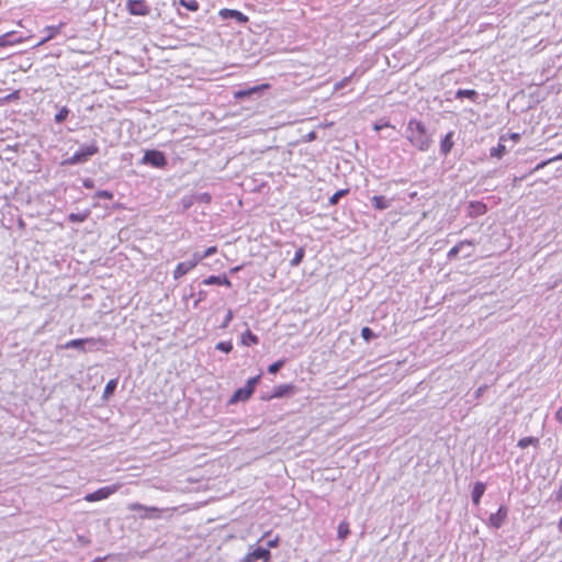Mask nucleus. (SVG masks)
Segmentation results:
<instances>
[{
  "label": "nucleus",
  "mask_w": 562,
  "mask_h": 562,
  "mask_svg": "<svg viewBox=\"0 0 562 562\" xmlns=\"http://www.w3.org/2000/svg\"><path fill=\"white\" fill-rule=\"evenodd\" d=\"M406 137L409 144L419 151H427L432 144V139L427 133L426 125L416 119L408 121Z\"/></svg>",
  "instance_id": "nucleus-1"
},
{
  "label": "nucleus",
  "mask_w": 562,
  "mask_h": 562,
  "mask_svg": "<svg viewBox=\"0 0 562 562\" xmlns=\"http://www.w3.org/2000/svg\"><path fill=\"white\" fill-rule=\"evenodd\" d=\"M99 153V147L95 143L82 146L78 149L70 158L67 159V164L76 165L87 161L91 156Z\"/></svg>",
  "instance_id": "nucleus-2"
},
{
  "label": "nucleus",
  "mask_w": 562,
  "mask_h": 562,
  "mask_svg": "<svg viewBox=\"0 0 562 562\" xmlns=\"http://www.w3.org/2000/svg\"><path fill=\"white\" fill-rule=\"evenodd\" d=\"M140 162L155 168H165L167 166V158L162 151L149 149L145 151Z\"/></svg>",
  "instance_id": "nucleus-3"
},
{
  "label": "nucleus",
  "mask_w": 562,
  "mask_h": 562,
  "mask_svg": "<svg viewBox=\"0 0 562 562\" xmlns=\"http://www.w3.org/2000/svg\"><path fill=\"white\" fill-rule=\"evenodd\" d=\"M120 484H112L98 488L92 493L85 495L83 499L89 503L99 502L109 498L120 490Z\"/></svg>",
  "instance_id": "nucleus-4"
},
{
  "label": "nucleus",
  "mask_w": 562,
  "mask_h": 562,
  "mask_svg": "<svg viewBox=\"0 0 562 562\" xmlns=\"http://www.w3.org/2000/svg\"><path fill=\"white\" fill-rule=\"evenodd\" d=\"M127 507H128V509L131 512H138V510L145 512L146 514L142 518H148V519L159 518L160 517V513L162 512V509H160L158 507L145 506V505L139 504V503H131V504H128Z\"/></svg>",
  "instance_id": "nucleus-5"
},
{
  "label": "nucleus",
  "mask_w": 562,
  "mask_h": 562,
  "mask_svg": "<svg viewBox=\"0 0 562 562\" xmlns=\"http://www.w3.org/2000/svg\"><path fill=\"white\" fill-rule=\"evenodd\" d=\"M126 9L132 15H147L149 13V7L145 0H127Z\"/></svg>",
  "instance_id": "nucleus-6"
},
{
  "label": "nucleus",
  "mask_w": 562,
  "mask_h": 562,
  "mask_svg": "<svg viewBox=\"0 0 562 562\" xmlns=\"http://www.w3.org/2000/svg\"><path fill=\"white\" fill-rule=\"evenodd\" d=\"M262 560L263 562H270L271 553L269 549L257 548L254 551L248 552L243 558V562H256Z\"/></svg>",
  "instance_id": "nucleus-7"
},
{
  "label": "nucleus",
  "mask_w": 562,
  "mask_h": 562,
  "mask_svg": "<svg viewBox=\"0 0 562 562\" xmlns=\"http://www.w3.org/2000/svg\"><path fill=\"white\" fill-rule=\"evenodd\" d=\"M252 391H250L246 385L244 387H239L233 393L228 400V404L234 405L238 402H246L252 396Z\"/></svg>",
  "instance_id": "nucleus-8"
},
{
  "label": "nucleus",
  "mask_w": 562,
  "mask_h": 562,
  "mask_svg": "<svg viewBox=\"0 0 562 562\" xmlns=\"http://www.w3.org/2000/svg\"><path fill=\"white\" fill-rule=\"evenodd\" d=\"M295 387L292 384H281L273 389L272 393L269 396L263 397L265 400L269 401L272 398H280L288 394L294 393Z\"/></svg>",
  "instance_id": "nucleus-9"
},
{
  "label": "nucleus",
  "mask_w": 562,
  "mask_h": 562,
  "mask_svg": "<svg viewBox=\"0 0 562 562\" xmlns=\"http://www.w3.org/2000/svg\"><path fill=\"white\" fill-rule=\"evenodd\" d=\"M86 342H92V344L98 342V344L104 345V340L102 338L90 337V338H77V339L69 340L64 345V348L65 349H70V348L82 349V347Z\"/></svg>",
  "instance_id": "nucleus-10"
},
{
  "label": "nucleus",
  "mask_w": 562,
  "mask_h": 562,
  "mask_svg": "<svg viewBox=\"0 0 562 562\" xmlns=\"http://www.w3.org/2000/svg\"><path fill=\"white\" fill-rule=\"evenodd\" d=\"M507 513V508L505 506H501L496 513L491 514L488 518L490 525L494 528H499L505 522Z\"/></svg>",
  "instance_id": "nucleus-11"
},
{
  "label": "nucleus",
  "mask_w": 562,
  "mask_h": 562,
  "mask_svg": "<svg viewBox=\"0 0 562 562\" xmlns=\"http://www.w3.org/2000/svg\"><path fill=\"white\" fill-rule=\"evenodd\" d=\"M194 268H195V262H190V261L179 262L172 271V277L175 280H179L180 278L186 276L188 272H190Z\"/></svg>",
  "instance_id": "nucleus-12"
},
{
  "label": "nucleus",
  "mask_w": 562,
  "mask_h": 562,
  "mask_svg": "<svg viewBox=\"0 0 562 562\" xmlns=\"http://www.w3.org/2000/svg\"><path fill=\"white\" fill-rule=\"evenodd\" d=\"M218 14L223 19L233 18L236 21H238L239 23H247L248 22V16L245 15L243 12L237 11V10L222 9V10H220Z\"/></svg>",
  "instance_id": "nucleus-13"
},
{
  "label": "nucleus",
  "mask_w": 562,
  "mask_h": 562,
  "mask_svg": "<svg viewBox=\"0 0 562 562\" xmlns=\"http://www.w3.org/2000/svg\"><path fill=\"white\" fill-rule=\"evenodd\" d=\"M487 212V206L481 201H471L468 207V214L470 217H476L484 215Z\"/></svg>",
  "instance_id": "nucleus-14"
},
{
  "label": "nucleus",
  "mask_w": 562,
  "mask_h": 562,
  "mask_svg": "<svg viewBox=\"0 0 562 562\" xmlns=\"http://www.w3.org/2000/svg\"><path fill=\"white\" fill-rule=\"evenodd\" d=\"M453 135H454V133L452 131H450L445 135V137L440 142V153L443 156H447L453 148V145H454Z\"/></svg>",
  "instance_id": "nucleus-15"
},
{
  "label": "nucleus",
  "mask_w": 562,
  "mask_h": 562,
  "mask_svg": "<svg viewBox=\"0 0 562 562\" xmlns=\"http://www.w3.org/2000/svg\"><path fill=\"white\" fill-rule=\"evenodd\" d=\"M203 284H205V285H212V284L225 285L227 288L232 286V282L225 276H223V277L210 276L209 278L203 280Z\"/></svg>",
  "instance_id": "nucleus-16"
},
{
  "label": "nucleus",
  "mask_w": 562,
  "mask_h": 562,
  "mask_svg": "<svg viewBox=\"0 0 562 562\" xmlns=\"http://www.w3.org/2000/svg\"><path fill=\"white\" fill-rule=\"evenodd\" d=\"M269 88V85L268 83H263V85H260V86H256V87H251L249 89H246V90H238L234 93V98L235 99H244L246 97H249L262 89H268Z\"/></svg>",
  "instance_id": "nucleus-17"
},
{
  "label": "nucleus",
  "mask_w": 562,
  "mask_h": 562,
  "mask_svg": "<svg viewBox=\"0 0 562 562\" xmlns=\"http://www.w3.org/2000/svg\"><path fill=\"white\" fill-rule=\"evenodd\" d=\"M486 485L483 482H476L472 490V502L474 505H479L483 494L485 493Z\"/></svg>",
  "instance_id": "nucleus-18"
},
{
  "label": "nucleus",
  "mask_w": 562,
  "mask_h": 562,
  "mask_svg": "<svg viewBox=\"0 0 562 562\" xmlns=\"http://www.w3.org/2000/svg\"><path fill=\"white\" fill-rule=\"evenodd\" d=\"M259 342V338L257 335H255L251 330L247 329L245 333L240 336V344L244 346H252L257 345Z\"/></svg>",
  "instance_id": "nucleus-19"
},
{
  "label": "nucleus",
  "mask_w": 562,
  "mask_h": 562,
  "mask_svg": "<svg viewBox=\"0 0 562 562\" xmlns=\"http://www.w3.org/2000/svg\"><path fill=\"white\" fill-rule=\"evenodd\" d=\"M464 245L473 246L474 244H473V241H472V240H469V239H465V240H461V241H459L457 245H454V246H453V247L448 251V255H447V256H448V258H449V259H453V258H456V257L459 255L460 250L462 249V247H463Z\"/></svg>",
  "instance_id": "nucleus-20"
},
{
  "label": "nucleus",
  "mask_w": 562,
  "mask_h": 562,
  "mask_svg": "<svg viewBox=\"0 0 562 562\" xmlns=\"http://www.w3.org/2000/svg\"><path fill=\"white\" fill-rule=\"evenodd\" d=\"M350 533L349 522L347 520H342L339 522L337 528V537L339 540L344 541Z\"/></svg>",
  "instance_id": "nucleus-21"
},
{
  "label": "nucleus",
  "mask_w": 562,
  "mask_h": 562,
  "mask_svg": "<svg viewBox=\"0 0 562 562\" xmlns=\"http://www.w3.org/2000/svg\"><path fill=\"white\" fill-rule=\"evenodd\" d=\"M116 386H117V379H111L110 381H108V383L105 384V387L103 390L102 398L109 400L113 395Z\"/></svg>",
  "instance_id": "nucleus-22"
},
{
  "label": "nucleus",
  "mask_w": 562,
  "mask_h": 562,
  "mask_svg": "<svg viewBox=\"0 0 562 562\" xmlns=\"http://www.w3.org/2000/svg\"><path fill=\"white\" fill-rule=\"evenodd\" d=\"M372 203L376 210H385L390 205L389 201L383 195L372 196Z\"/></svg>",
  "instance_id": "nucleus-23"
},
{
  "label": "nucleus",
  "mask_w": 562,
  "mask_h": 562,
  "mask_svg": "<svg viewBox=\"0 0 562 562\" xmlns=\"http://www.w3.org/2000/svg\"><path fill=\"white\" fill-rule=\"evenodd\" d=\"M456 97L458 99L468 98V99L474 101L477 97V93L475 90H472V89H459L456 93Z\"/></svg>",
  "instance_id": "nucleus-24"
},
{
  "label": "nucleus",
  "mask_w": 562,
  "mask_h": 562,
  "mask_svg": "<svg viewBox=\"0 0 562 562\" xmlns=\"http://www.w3.org/2000/svg\"><path fill=\"white\" fill-rule=\"evenodd\" d=\"M89 214H90V212L88 210H86L82 213H70L68 215V220L71 223H81L88 218Z\"/></svg>",
  "instance_id": "nucleus-25"
},
{
  "label": "nucleus",
  "mask_w": 562,
  "mask_h": 562,
  "mask_svg": "<svg viewBox=\"0 0 562 562\" xmlns=\"http://www.w3.org/2000/svg\"><path fill=\"white\" fill-rule=\"evenodd\" d=\"M538 443H539V440L536 437H524L518 440L517 446L521 449H525L529 446H537Z\"/></svg>",
  "instance_id": "nucleus-26"
},
{
  "label": "nucleus",
  "mask_w": 562,
  "mask_h": 562,
  "mask_svg": "<svg viewBox=\"0 0 562 562\" xmlns=\"http://www.w3.org/2000/svg\"><path fill=\"white\" fill-rule=\"evenodd\" d=\"M179 3L191 12H196L200 9V3L196 0H179Z\"/></svg>",
  "instance_id": "nucleus-27"
},
{
  "label": "nucleus",
  "mask_w": 562,
  "mask_h": 562,
  "mask_svg": "<svg viewBox=\"0 0 562 562\" xmlns=\"http://www.w3.org/2000/svg\"><path fill=\"white\" fill-rule=\"evenodd\" d=\"M304 256H305V250H304V248H303V247H300V248L295 251L294 257L291 259L290 265H291L292 267H296V266H299V265L302 262V260H303Z\"/></svg>",
  "instance_id": "nucleus-28"
},
{
  "label": "nucleus",
  "mask_w": 562,
  "mask_h": 562,
  "mask_svg": "<svg viewBox=\"0 0 562 562\" xmlns=\"http://www.w3.org/2000/svg\"><path fill=\"white\" fill-rule=\"evenodd\" d=\"M349 193V189H341L336 191L330 198H329V205H336L340 198L347 195Z\"/></svg>",
  "instance_id": "nucleus-29"
},
{
  "label": "nucleus",
  "mask_w": 562,
  "mask_h": 562,
  "mask_svg": "<svg viewBox=\"0 0 562 562\" xmlns=\"http://www.w3.org/2000/svg\"><path fill=\"white\" fill-rule=\"evenodd\" d=\"M506 153V147L503 144H498L496 147H492L490 150V155L492 157L502 158Z\"/></svg>",
  "instance_id": "nucleus-30"
},
{
  "label": "nucleus",
  "mask_w": 562,
  "mask_h": 562,
  "mask_svg": "<svg viewBox=\"0 0 562 562\" xmlns=\"http://www.w3.org/2000/svg\"><path fill=\"white\" fill-rule=\"evenodd\" d=\"M69 114V109L67 106H63L59 109V111L55 115V122L61 123L64 122Z\"/></svg>",
  "instance_id": "nucleus-31"
},
{
  "label": "nucleus",
  "mask_w": 562,
  "mask_h": 562,
  "mask_svg": "<svg viewBox=\"0 0 562 562\" xmlns=\"http://www.w3.org/2000/svg\"><path fill=\"white\" fill-rule=\"evenodd\" d=\"M285 363V360L284 359H280L273 363H271L269 367H268V372L271 373V374H276L279 372V370L284 366Z\"/></svg>",
  "instance_id": "nucleus-32"
},
{
  "label": "nucleus",
  "mask_w": 562,
  "mask_h": 562,
  "mask_svg": "<svg viewBox=\"0 0 562 562\" xmlns=\"http://www.w3.org/2000/svg\"><path fill=\"white\" fill-rule=\"evenodd\" d=\"M555 160H562V153L559 154L558 156L553 157V158H550L548 160H544V161H541L539 162L531 172L533 171H538L540 169H542L544 166H547L548 164L552 162V161H555Z\"/></svg>",
  "instance_id": "nucleus-33"
},
{
  "label": "nucleus",
  "mask_w": 562,
  "mask_h": 562,
  "mask_svg": "<svg viewBox=\"0 0 562 562\" xmlns=\"http://www.w3.org/2000/svg\"><path fill=\"white\" fill-rule=\"evenodd\" d=\"M260 379H261V374H258V375H256V376H252V378L248 379V380H247V382H246V386H247L250 391H252V393H254V392H255V390H256L257 384H258V383H259V381H260Z\"/></svg>",
  "instance_id": "nucleus-34"
},
{
  "label": "nucleus",
  "mask_w": 562,
  "mask_h": 562,
  "mask_svg": "<svg viewBox=\"0 0 562 562\" xmlns=\"http://www.w3.org/2000/svg\"><path fill=\"white\" fill-rule=\"evenodd\" d=\"M216 349L225 352V353H228L232 351L233 349V345L231 341H220L217 345H216Z\"/></svg>",
  "instance_id": "nucleus-35"
},
{
  "label": "nucleus",
  "mask_w": 562,
  "mask_h": 562,
  "mask_svg": "<svg viewBox=\"0 0 562 562\" xmlns=\"http://www.w3.org/2000/svg\"><path fill=\"white\" fill-rule=\"evenodd\" d=\"M361 337L366 340V341H369L371 340L372 338L375 337V335L373 334L372 329L369 328V327H363L361 329Z\"/></svg>",
  "instance_id": "nucleus-36"
},
{
  "label": "nucleus",
  "mask_w": 562,
  "mask_h": 562,
  "mask_svg": "<svg viewBox=\"0 0 562 562\" xmlns=\"http://www.w3.org/2000/svg\"><path fill=\"white\" fill-rule=\"evenodd\" d=\"M95 198L112 200L113 199V193L111 191H108V190H99V191L95 192Z\"/></svg>",
  "instance_id": "nucleus-37"
},
{
  "label": "nucleus",
  "mask_w": 562,
  "mask_h": 562,
  "mask_svg": "<svg viewBox=\"0 0 562 562\" xmlns=\"http://www.w3.org/2000/svg\"><path fill=\"white\" fill-rule=\"evenodd\" d=\"M216 252H217V247L216 246H210V247H207L204 250V252L202 255H203L204 258H207V257L213 256Z\"/></svg>",
  "instance_id": "nucleus-38"
},
{
  "label": "nucleus",
  "mask_w": 562,
  "mask_h": 562,
  "mask_svg": "<svg viewBox=\"0 0 562 562\" xmlns=\"http://www.w3.org/2000/svg\"><path fill=\"white\" fill-rule=\"evenodd\" d=\"M8 37H9V34L0 35V47H4V46L12 44V42L9 41Z\"/></svg>",
  "instance_id": "nucleus-39"
},
{
  "label": "nucleus",
  "mask_w": 562,
  "mask_h": 562,
  "mask_svg": "<svg viewBox=\"0 0 562 562\" xmlns=\"http://www.w3.org/2000/svg\"><path fill=\"white\" fill-rule=\"evenodd\" d=\"M203 259H205L203 257V255H199L198 252L193 254L191 260H189L190 262H195V267L199 265V262H201Z\"/></svg>",
  "instance_id": "nucleus-40"
},
{
  "label": "nucleus",
  "mask_w": 562,
  "mask_h": 562,
  "mask_svg": "<svg viewBox=\"0 0 562 562\" xmlns=\"http://www.w3.org/2000/svg\"><path fill=\"white\" fill-rule=\"evenodd\" d=\"M279 542L280 538L279 536H276L273 539L269 540L267 544L269 548H277L279 546Z\"/></svg>",
  "instance_id": "nucleus-41"
},
{
  "label": "nucleus",
  "mask_w": 562,
  "mask_h": 562,
  "mask_svg": "<svg viewBox=\"0 0 562 562\" xmlns=\"http://www.w3.org/2000/svg\"><path fill=\"white\" fill-rule=\"evenodd\" d=\"M509 139H512L514 143H517L520 140V134L519 133H510L508 135Z\"/></svg>",
  "instance_id": "nucleus-42"
},
{
  "label": "nucleus",
  "mask_w": 562,
  "mask_h": 562,
  "mask_svg": "<svg viewBox=\"0 0 562 562\" xmlns=\"http://www.w3.org/2000/svg\"><path fill=\"white\" fill-rule=\"evenodd\" d=\"M348 81H349V78H348V77L344 78L340 82H337V83L335 85V89L337 90V89L342 88V87H344Z\"/></svg>",
  "instance_id": "nucleus-43"
},
{
  "label": "nucleus",
  "mask_w": 562,
  "mask_h": 562,
  "mask_svg": "<svg viewBox=\"0 0 562 562\" xmlns=\"http://www.w3.org/2000/svg\"><path fill=\"white\" fill-rule=\"evenodd\" d=\"M232 318H233V313H232V311H228L227 315L225 317L224 327L227 326V324L232 321Z\"/></svg>",
  "instance_id": "nucleus-44"
},
{
  "label": "nucleus",
  "mask_w": 562,
  "mask_h": 562,
  "mask_svg": "<svg viewBox=\"0 0 562 562\" xmlns=\"http://www.w3.org/2000/svg\"><path fill=\"white\" fill-rule=\"evenodd\" d=\"M389 126H390V124H389V123H385V124H383V125H382V124H379V125L376 124V125L374 126V128H375L376 131H379V130H381L382 127H389Z\"/></svg>",
  "instance_id": "nucleus-45"
},
{
  "label": "nucleus",
  "mask_w": 562,
  "mask_h": 562,
  "mask_svg": "<svg viewBox=\"0 0 562 562\" xmlns=\"http://www.w3.org/2000/svg\"><path fill=\"white\" fill-rule=\"evenodd\" d=\"M557 419L559 422H562V408H560L558 412H557Z\"/></svg>",
  "instance_id": "nucleus-46"
},
{
  "label": "nucleus",
  "mask_w": 562,
  "mask_h": 562,
  "mask_svg": "<svg viewBox=\"0 0 562 562\" xmlns=\"http://www.w3.org/2000/svg\"><path fill=\"white\" fill-rule=\"evenodd\" d=\"M83 186H85L86 188H92V187H93V183H92L90 180H86V181L83 182Z\"/></svg>",
  "instance_id": "nucleus-47"
},
{
  "label": "nucleus",
  "mask_w": 562,
  "mask_h": 562,
  "mask_svg": "<svg viewBox=\"0 0 562 562\" xmlns=\"http://www.w3.org/2000/svg\"><path fill=\"white\" fill-rule=\"evenodd\" d=\"M559 527L562 529V517L559 520Z\"/></svg>",
  "instance_id": "nucleus-48"
},
{
  "label": "nucleus",
  "mask_w": 562,
  "mask_h": 562,
  "mask_svg": "<svg viewBox=\"0 0 562 562\" xmlns=\"http://www.w3.org/2000/svg\"><path fill=\"white\" fill-rule=\"evenodd\" d=\"M269 535H270V531H267V532H265V533H263V536H262V537H267V536H269Z\"/></svg>",
  "instance_id": "nucleus-49"
},
{
  "label": "nucleus",
  "mask_w": 562,
  "mask_h": 562,
  "mask_svg": "<svg viewBox=\"0 0 562 562\" xmlns=\"http://www.w3.org/2000/svg\"><path fill=\"white\" fill-rule=\"evenodd\" d=\"M480 394H482V389L481 387L477 390V395H480Z\"/></svg>",
  "instance_id": "nucleus-50"
},
{
  "label": "nucleus",
  "mask_w": 562,
  "mask_h": 562,
  "mask_svg": "<svg viewBox=\"0 0 562 562\" xmlns=\"http://www.w3.org/2000/svg\"><path fill=\"white\" fill-rule=\"evenodd\" d=\"M559 499H562V495L558 497Z\"/></svg>",
  "instance_id": "nucleus-51"
}]
</instances>
